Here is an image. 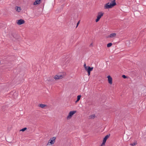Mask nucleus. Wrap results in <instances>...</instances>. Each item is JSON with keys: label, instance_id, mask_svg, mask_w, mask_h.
Here are the masks:
<instances>
[{"label": "nucleus", "instance_id": "11", "mask_svg": "<svg viewBox=\"0 0 146 146\" xmlns=\"http://www.w3.org/2000/svg\"><path fill=\"white\" fill-rule=\"evenodd\" d=\"M130 145L132 146L135 145H137V142L136 141H134L133 142L131 143L130 144Z\"/></svg>", "mask_w": 146, "mask_h": 146}, {"label": "nucleus", "instance_id": "22", "mask_svg": "<svg viewBox=\"0 0 146 146\" xmlns=\"http://www.w3.org/2000/svg\"><path fill=\"white\" fill-rule=\"evenodd\" d=\"M88 73V75L89 76L90 75V72H87Z\"/></svg>", "mask_w": 146, "mask_h": 146}, {"label": "nucleus", "instance_id": "9", "mask_svg": "<svg viewBox=\"0 0 146 146\" xmlns=\"http://www.w3.org/2000/svg\"><path fill=\"white\" fill-rule=\"evenodd\" d=\"M109 137V136L108 135H107L105 137L103 140L102 145H104L105 144L107 139Z\"/></svg>", "mask_w": 146, "mask_h": 146}, {"label": "nucleus", "instance_id": "7", "mask_svg": "<svg viewBox=\"0 0 146 146\" xmlns=\"http://www.w3.org/2000/svg\"><path fill=\"white\" fill-rule=\"evenodd\" d=\"M116 34L115 33H111L108 36L109 38H116Z\"/></svg>", "mask_w": 146, "mask_h": 146}, {"label": "nucleus", "instance_id": "12", "mask_svg": "<svg viewBox=\"0 0 146 146\" xmlns=\"http://www.w3.org/2000/svg\"><path fill=\"white\" fill-rule=\"evenodd\" d=\"M39 107H41L42 108H44L46 106V105L45 104H40L39 105Z\"/></svg>", "mask_w": 146, "mask_h": 146}, {"label": "nucleus", "instance_id": "4", "mask_svg": "<svg viewBox=\"0 0 146 146\" xmlns=\"http://www.w3.org/2000/svg\"><path fill=\"white\" fill-rule=\"evenodd\" d=\"M76 111H70L67 117V119L68 120L70 119L73 115L76 113Z\"/></svg>", "mask_w": 146, "mask_h": 146}, {"label": "nucleus", "instance_id": "2", "mask_svg": "<svg viewBox=\"0 0 146 146\" xmlns=\"http://www.w3.org/2000/svg\"><path fill=\"white\" fill-rule=\"evenodd\" d=\"M104 14V13L102 11L99 12L98 13L97 16V18L96 19V22H98L101 17L103 16Z\"/></svg>", "mask_w": 146, "mask_h": 146}, {"label": "nucleus", "instance_id": "10", "mask_svg": "<svg viewBox=\"0 0 146 146\" xmlns=\"http://www.w3.org/2000/svg\"><path fill=\"white\" fill-rule=\"evenodd\" d=\"M41 0H36L34 2L33 4L35 5H36L37 4H39L40 3Z\"/></svg>", "mask_w": 146, "mask_h": 146}, {"label": "nucleus", "instance_id": "15", "mask_svg": "<svg viewBox=\"0 0 146 146\" xmlns=\"http://www.w3.org/2000/svg\"><path fill=\"white\" fill-rule=\"evenodd\" d=\"M81 97V95H78L77 96V100L76 101V103L77 102L80 100Z\"/></svg>", "mask_w": 146, "mask_h": 146}, {"label": "nucleus", "instance_id": "25", "mask_svg": "<svg viewBox=\"0 0 146 146\" xmlns=\"http://www.w3.org/2000/svg\"><path fill=\"white\" fill-rule=\"evenodd\" d=\"M48 81H50V80L49 79H48Z\"/></svg>", "mask_w": 146, "mask_h": 146}, {"label": "nucleus", "instance_id": "13", "mask_svg": "<svg viewBox=\"0 0 146 146\" xmlns=\"http://www.w3.org/2000/svg\"><path fill=\"white\" fill-rule=\"evenodd\" d=\"M93 69V67H90V66H88V70L87 72H91L92 71Z\"/></svg>", "mask_w": 146, "mask_h": 146}, {"label": "nucleus", "instance_id": "5", "mask_svg": "<svg viewBox=\"0 0 146 146\" xmlns=\"http://www.w3.org/2000/svg\"><path fill=\"white\" fill-rule=\"evenodd\" d=\"M64 76L63 75L58 74L56 75L54 77V78L56 80L64 78Z\"/></svg>", "mask_w": 146, "mask_h": 146}, {"label": "nucleus", "instance_id": "23", "mask_svg": "<svg viewBox=\"0 0 146 146\" xmlns=\"http://www.w3.org/2000/svg\"><path fill=\"white\" fill-rule=\"evenodd\" d=\"M79 23H80V21H79L78 22V23H77V26H76V27H77L78 26V24H79Z\"/></svg>", "mask_w": 146, "mask_h": 146}, {"label": "nucleus", "instance_id": "6", "mask_svg": "<svg viewBox=\"0 0 146 146\" xmlns=\"http://www.w3.org/2000/svg\"><path fill=\"white\" fill-rule=\"evenodd\" d=\"M25 21L22 19L18 20L17 21V23L18 25H21L25 23Z\"/></svg>", "mask_w": 146, "mask_h": 146}, {"label": "nucleus", "instance_id": "18", "mask_svg": "<svg viewBox=\"0 0 146 146\" xmlns=\"http://www.w3.org/2000/svg\"><path fill=\"white\" fill-rule=\"evenodd\" d=\"M27 129V128L26 127H25L23 128L22 129H21L20 130V131H25Z\"/></svg>", "mask_w": 146, "mask_h": 146}, {"label": "nucleus", "instance_id": "24", "mask_svg": "<svg viewBox=\"0 0 146 146\" xmlns=\"http://www.w3.org/2000/svg\"><path fill=\"white\" fill-rule=\"evenodd\" d=\"M90 46H93V43H91L90 45Z\"/></svg>", "mask_w": 146, "mask_h": 146}, {"label": "nucleus", "instance_id": "3", "mask_svg": "<svg viewBox=\"0 0 146 146\" xmlns=\"http://www.w3.org/2000/svg\"><path fill=\"white\" fill-rule=\"evenodd\" d=\"M55 139L56 137H54L50 138L49 140L48 141L47 145H50L54 144L55 142Z\"/></svg>", "mask_w": 146, "mask_h": 146}, {"label": "nucleus", "instance_id": "1", "mask_svg": "<svg viewBox=\"0 0 146 146\" xmlns=\"http://www.w3.org/2000/svg\"><path fill=\"white\" fill-rule=\"evenodd\" d=\"M116 4L115 1H113L111 3H108L105 5L104 8L105 9H108L111 8Z\"/></svg>", "mask_w": 146, "mask_h": 146}, {"label": "nucleus", "instance_id": "14", "mask_svg": "<svg viewBox=\"0 0 146 146\" xmlns=\"http://www.w3.org/2000/svg\"><path fill=\"white\" fill-rule=\"evenodd\" d=\"M96 117V116L94 114L90 115L89 116V118L91 119H93Z\"/></svg>", "mask_w": 146, "mask_h": 146}, {"label": "nucleus", "instance_id": "20", "mask_svg": "<svg viewBox=\"0 0 146 146\" xmlns=\"http://www.w3.org/2000/svg\"><path fill=\"white\" fill-rule=\"evenodd\" d=\"M122 77L123 78H126V76L124 75H123L122 76Z\"/></svg>", "mask_w": 146, "mask_h": 146}, {"label": "nucleus", "instance_id": "21", "mask_svg": "<svg viewBox=\"0 0 146 146\" xmlns=\"http://www.w3.org/2000/svg\"><path fill=\"white\" fill-rule=\"evenodd\" d=\"M84 68H85V67H86L87 66H86V64L85 63L84 64Z\"/></svg>", "mask_w": 146, "mask_h": 146}, {"label": "nucleus", "instance_id": "8", "mask_svg": "<svg viewBox=\"0 0 146 146\" xmlns=\"http://www.w3.org/2000/svg\"><path fill=\"white\" fill-rule=\"evenodd\" d=\"M108 83L110 84H112V79L110 76H107Z\"/></svg>", "mask_w": 146, "mask_h": 146}, {"label": "nucleus", "instance_id": "16", "mask_svg": "<svg viewBox=\"0 0 146 146\" xmlns=\"http://www.w3.org/2000/svg\"><path fill=\"white\" fill-rule=\"evenodd\" d=\"M21 9L20 7H17V9H16L17 11H18V12H19L21 11Z\"/></svg>", "mask_w": 146, "mask_h": 146}, {"label": "nucleus", "instance_id": "19", "mask_svg": "<svg viewBox=\"0 0 146 146\" xmlns=\"http://www.w3.org/2000/svg\"><path fill=\"white\" fill-rule=\"evenodd\" d=\"M85 68V70L86 71H87V70H88V66H87L86 67H85V68Z\"/></svg>", "mask_w": 146, "mask_h": 146}, {"label": "nucleus", "instance_id": "17", "mask_svg": "<svg viewBox=\"0 0 146 146\" xmlns=\"http://www.w3.org/2000/svg\"><path fill=\"white\" fill-rule=\"evenodd\" d=\"M112 45V43H109L107 44V47H110Z\"/></svg>", "mask_w": 146, "mask_h": 146}]
</instances>
